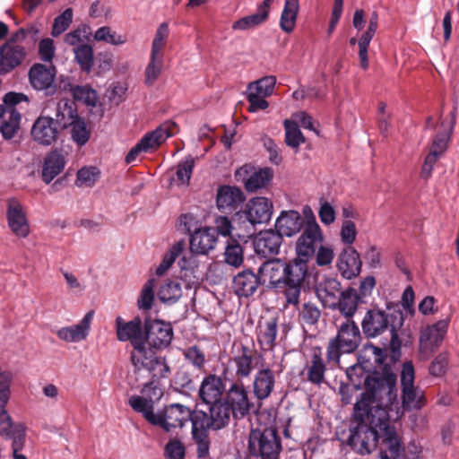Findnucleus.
<instances>
[{
    "instance_id": "f257e3e1",
    "label": "nucleus",
    "mask_w": 459,
    "mask_h": 459,
    "mask_svg": "<svg viewBox=\"0 0 459 459\" xmlns=\"http://www.w3.org/2000/svg\"><path fill=\"white\" fill-rule=\"evenodd\" d=\"M396 377L377 371L368 373L364 392L356 400L346 444L359 455L377 447L383 459H397L402 451L400 438L390 425L388 406L396 400Z\"/></svg>"
},
{
    "instance_id": "f03ea898",
    "label": "nucleus",
    "mask_w": 459,
    "mask_h": 459,
    "mask_svg": "<svg viewBox=\"0 0 459 459\" xmlns=\"http://www.w3.org/2000/svg\"><path fill=\"white\" fill-rule=\"evenodd\" d=\"M209 413L195 411L192 436L197 446V455L204 457L209 454L210 440L208 430H219L225 428L232 415L231 409L223 401L209 403Z\"/></svg>"
},
{
    "instance_id": "7ed1b4c3",
    "label": "nucleus",
    "mask_w": 459,
    "mask_h": 459,
    "mask_svg": "<svg viewBox=\"0 0 459 459\" xmlns=\"http://www.w3.org/2000/svg\"><path fill=\"white\" fill-rule=\"evenodd\" d=\"M12 374L0 369V436L13 439L12 449L13 459H27L19 451L25 441V427L22 423H13L6 409L11 397Z\"/></svg>"
},
{
    "instance_id": "20e7f679",
    "label": "nucleus",
    "mask_w": 459,
    "mask_h": 459,
    "mask_svg": "<svg viewBox=\"0 0 459 459\" xmlns=\"http://www.w3.org/2000/svg\"><path fill=\"white\" fill-rule=\"evenodd\" d=\"M273 202L263 196L249 199L243 210L237 212L232 217L233 223L239 226L242 232L235 235L238 238H247L254 234L255 226L268 222L273 215Z\"/></svg>"
},
{
    "instance_id": "39448f33",
    "label": "nucleus",
    "mask_w": 459,
    "mask_h": 459,
    "mask_svg": "<svg viewBox=\"0 0 459 459\" xmlns=\"http://www.w3.org/2000/svg\"><path fill=\"white\" fill-rule=\"evenodd\" d=\"M362 341L359 326L352 319H346L337 327V334L330 339L326 359L328 363L339 364L342 354L354 352Z\"/></svg>"
},
{
    "instance_id": "423d86ee",
    "label": "nucleus",
    "mask_w": 459,
    "mask_h": 459,
    "mask_svg": "<svg viewBox=\"0 0 459 459\" xmlns=\"http://www.w3.org/2000/svg\"><path fill=\"white\" fill-rule=\"evenodd\" d=\"M309 278L308 262L294 257L284 264V274L281 294L286 304L297 307L299 304L301 290Z\"/></svg>"
},
{
    "instance_id": "0eeeda50",
    "label": "nucleus",
    "mask_w": 459,
    "mask_h": 459,
    "mask_svg": "<svg viewBox=\"0 0 459 459\" xmlns=\"http://www.w3.org/2000/svg\"><path fill=\"white\" fill-rule=\"evenodd\" d=\"M130 359L134 373L147 372L152 378H165L170 371L165 358L156 356L151 348L146 347L145 342L134 348Z\"/></svg>"
},
{
    "instance_id": "6e6552de",
    "label": "nucleus",
    "mask_w": 459,
    "mask_h": 459,
    "mask_svg": "<svg viewBox=\"0 0 459 459\" xmlns=\"http://www.w3.org/2000/svg\"><path fill=\"white\" fill-rule=\"evenodd\" d=\"M249 452L261 459H278L281 440L273 427L253 429L248 439Z\"/></svg>"
},
{
    "instance_id": "1a4fd4ad",
    "label": "nucleus",
    "mask_w": 459,
    "mask_h": 459,
    "mask_svg": "<svg viewBox=\"0 0 459 459\" xmlns=\"http://www.w3.org/2000/svg\"><path fill=\"white\" fill-rule=\"evenodd\" d=\"M23 100H28L26 95L11 91L0 104V133L5 140L12 139L20 129L22 116L16 105Z\"/></svg>"
},
{
    "instance_id": "9d476101",
    "label": "nucleus",
    "mask_w": 459,
    "mask_h": 459,
    "mask_svg": "<svg viewBox=\"0 0 459 459\" xmlns=\"http://www.w3.org/2000/svg\"><path fill=\"white\" fill-rule=\"evenodd\" d=\"M193 419L194 411L179 403L166 406L158 413H152L150 411L145 415V420L150 424L159 426L166 432H169L172 429L182 428L189 420L193 423Z\"/></svg>"
},
{
    "instance_id": "9b49d317",
    "label": "nucleus",
    "mask_w": 459,
    "mask_h": 459,
    "mask_svg": "<svg viewBox=\"0 0 459 459\" xmlns=\"http://www.w3.org/2000/svg\"><path fill=\"white\" fill-rule=\"evenodd\" d=\"M414 368L411 362H405L401 371L402 405L406 411L420 410L425 405L423 392L414 385Z\"/></svg>"
},
{
    "instance_id": "f8f14e48",
    "label": "nucleus",
    "mask_w": 459,
    "mask_h": 459,
    "mask_svg": "<svg viewBox=\"0 0 459 459\" xmlns=\"http://www.w3.org/2000/svg\"><path fill=\"white\" fill-rule=\"evenodd\" d=\"M323 240V232L318 223L306 224L295 244L296 257L308 262Z\"/></svg>"
},
{
    "instance_id": "ddd939ff",
    "label": "nucleus",
    "mask_w": 459,
    "mask_h": 459,
    "mask_svg": "<svg viewBox=\"0 0 459 459\" xmlns=\"http://www.w3.org/2000/svg\"><path fill=\"white\" fill-rule=\"evenodd\" d=\"M224 402L232 411L235 419H242L249 414L253 403L249 392L241 380L233 382L226 392Z\"/></svg>"
},
{
    "instance_id": "4468645a",
    "label": "nucleus",
    "mask_w": 459,
    "mask_h": 459,
    "mask_svg": "<svg viewBox=\"0 0 459 459\" xmlns=\"http://www.w3.org/2000/svg\"><path fill=\"white\" fill-rule=\"evenodd\" d=\"M160 379L152 378L146 383L142 389V396L132 395L128 400L131 408L141 413L145 419V415L151 411L154 412V403L158 402L163 396V387L160 385Z\"/></svg>"
},
{
    "instance_id": "2eb2a0df",
    "label": "nucleus",
    "mask_w": 459,
    "mask_h": 459,
    "mask_svg": "<svg viewBox=\"0 0 459 459\" xmlns=\"http://www.w3.org/2000/svg\"><path fill=\"white\" fill-rule=\"evenodd\" d=\"M173 338V328L161 320H146L144 323V342L157 350L167 348Z\"/></svg>"
},
{
    "instance_id": "dca6fc26",
    "label": "nucleus",
    "mask_w": 459,
    "mask_h": 459,
    "mask_svg": "<svg viewBox=\"0 0 459 459\" xmlns=\"http://www.w3.org/2000/svg\"><path fill=\"white\" fill-rule=\"evenodd\" d=\"M6 221L11 232L19 238L30 235V224L22 204L16 198L6 201Z\"/></svg>"
},
{
    "instance_id": "f3484780",
    "label": "nucleus",
    "mask_w": 459,
    "mask_h": 459,
    "mask_svg": "<svg viewBox=\"0 0 459 459\" xmlns=\"http://www.w3.org/2000/svg\"><path fill=\"white\" fill-rule=\"evenodd\" d=\"M56 75L55 66H46L39 63L34 64L28 74L31 86L37 91H44L46 96H52L56 92Z\"/></svg>"
},
{
    "instance_id": "a211bd4d",
    "label": "nucleus",
    "mask_w": 459,
    "mask_h": 459,
    "mask_svg": "<svg viewBox=\"0 0 459 459\" xmlns=\"http://www.w3.org/2000/svg\"><path fill=\"white\" fill-rule=\"evenodd\" d=\"M245 201L246 195L238 186L222 185L217 188L216 207L221 213H236Z\"/></svg>"
},
{
    "instance_id": "6ab92c4d",
    "label": "nucleus",
    "mask_w": 459,
    "mask_h": 459,
    "mask_svg": "<svg viewBox=\"0 0 459 459\" xmlns=\"http://www.w3.org/2000/svg\"><path fill=\"white\" fill-rule=\"evenodd\" d=\"M250 169V167L243 166L235 174L237 180L242 182L249 193L266 187L273 178V171L270 168L259 169L249 175Z\"/></svg>"
},
{
    "instance_id": "aec40b11",
    "label": "nucleus",
    "mask_w": 459,
    "mask_h": 459,
    "mask_svg": "<svg viewBox=\"0 0 459 459\" xmlns=\"http://www.w3.org/2000/svg\"><path fill=\"white\" fill-rule=\"evenodd\" d=\"M232 357L230 363L235 370L237 380L248 377L253 372L255 366V351L249 346L239 343L234 344L232 348Z\"/></svg>"
},
{
    "instance_id": "412c9836",
    "label": "nucleus",
    "mask_w": 459,
    "mask_h": 459,
    "mask_svg": "<svg viewBox=\"0 0 459 459\" xmlns=\"http://www.w3.org/2000/svg\"><path fill=\"white\" fill-rule=\"evenodd\" d=\"M59 129L53 117L40 116L35 120L30 134L36 143L49 146L57 141Z\"/></svg>"
},
{
    "instance_id": "4be33fe9",
    "label": "nucleus",
    "mask_w": 459,
    "mask_h": 459,
    "mask_svg": "<svg viewBox=\"0 0 459 459\" xmlns=\"http://www.w3.org/2000/svg\"><path fill=\"white\" fill-rule=\"evenodd\" d=\"M116 333L120 342H130L134 348L144 342V333L140 317L125 322L122 317L116 318Z\"/></svg>"
},
{
    "instance_id": "5701e85b",
    "label": "nucleus",
    "mask_w": 459,
    "mask_h": 459,
    "mask_svg": "<svg viewBox=\"0 0 459 459\" xmlns=\"http://www.w3.org/2000/svg\"><path fill=\"white\" fill-rule=\"evenodd\" d=\"M26 56L23 46L5 42L0 47V75H5L22 65Z\"/></svg>"
},
{
    "instance_id": "b1692460",
    "label": "nucleus",
    "mask_w": 459,
    "mask_h": 459,
    "mask_svg": "<svg viewBox=\"0 0 459 459\" xmlns=\"http://www.w3.org/2000/svg\"><path fill=\"white\" fill-rule=\"evenodd\" d=\"M285 261L274 258L262 264L258 269L259 279L262 284L269 286L282 292L283 274Z\"/></svg>"
},
{
    "instance_id": "393cba45",
    "label": "nucleus",
    "mask_w": 459,
    "mask_h": 459,
    "mask_svg": "<svg viewBox=\"0 0 459 459\" xmlns=\"http://www.w3.org/2000/svg\"><path fill=\"white\" fill-rule=\"evenodd\" d=\"M94 316V311H88L82 319L75 325L61 327L56 332V336L66 342H80L88 337Z\"/></svg>"
},
{
    "instance_id": "a878e982",
    "label": "nucleus",
    "mask_w": 459,
    "mask_h": 459,
    "mask_svg": "<svg viewBox=\"0 0 459 459\" xmlns=\"http://www.w3.org/2000/svg\"><path fill=\"white\" fill-rule=\"evenodd\" d=\"M388 315L380 309L368 310L361 321L362 332L368 339L381 335L388 329Z\"/></svg>"
},
{
    "instance_id": "bb28decb",
    "label": "nucleus",
    "mask_w": 459,
    "mask_h": 459,
    "mask_svg": "<svg viewBox=\"0 0 459 459\" xmlns=\"http://www.w3.org/2000/svg\"><path fill=\"white\" fill-rule=\"evenodd\" d=\"M305 220L295 210L281 211L275 221V230L281 237H293L305 228Z\"/></svg>"
},
{
    "instance_id": "cd10ccee",
    "label": "nucleus",
    "mask_w": 459,
    "mask_h": 459,
    "mask_svg": "<svg viewBox=\"0 0 459 459\" xmlns=\"http://www.w3.org/2000/svg\"><path fill=\"white\" fill-rule=\"evenodd\" d=\"M447 325L444 322H438L433 325L426 327L420 334V351L428 357L442 342Z\"/></svg>"
},
{
    "instance_id": "c85d7f7f",
    "label": "nucleus",
    "mask_w": 459,
    "mask_h": 459,
    "mask_svg": "<svg viewBox=\"0 0 459 459\" xmlns=\"http://www.w3.org/2000/svg\"><path fill=\"white\" fill-rule=\"evenodd\" d=\"M361 260L359 252L352 247H345L339 255L337 267L343 278L351 280L360 273Z\"/></svg>"
},
{
    "instance_id": "c756f323",
    "label": "nucleus",
    "mask_w": 459,
    "mask_h": 459,
    "mask_svg": "<svg viewBox=\"0 0 459 459\" xmlns=\"http://www.w3.org/2000/svg\"><path fill=\"white\" fill-rule=\"evenodd\" d=\"M178 132V126L175 122L166 121L154 131L147 133L140 141L144 152L157 149L169 137Z\"/></svg>"
},
{
    "instance_id": "7c9ffc66",
    "label": "nucleus",
    "mask_w": 459,
    "mask_h": 459,
    "mask_svg": "<svg viewBox=\"0 0 459 459\" xmlns=\"http://www.w3.org/2000/svg\"><path fill=\"white\" fill-rule=\"evenodd\" d=\"M282 237L275 230L260 232L254 241V248L257 255L267 257L279 253Z\"/></svg>"
},
{
    "instance_id": "2f4dec72",
    "label": "nucleus",
    "mask_w": 459,
    "mask_h": 459,
    "mask_svg": "<svg viewBox=\"0 0 459 459\" xmlns=\"http://www.w3.org/2000/svg\"><path fill=\"white\" fill-rule=\"evenodd\" d=\"M216 240L213 228L195 229L190 237V249L193 253L206 255L214 248Z\"/></svg>"
},
{
    "instance_id": "473e14b6",
    "label": "nucleus",
    "mask_w": 459,
    "mask_h": 459,
    "mask_svg": "<svg viewBox=\"0 0 459 459\" xmlns=\"http://www.w3.org/2000/svg\"><path fill=\"white\" fill-rule=\"evenodd\" d=\"M325 370L326 366L322 357L321 348H312L310 359L307 362L303 369L307 380L314 385H321L325 380Z\"/></svg>"
},
{
    "instance_id": "72a5a7b5",
    "label": "nucleus",
    "mask_w": 459,
    "mask_h": 459,
    "mask_svg": "<svg viewBox=\"0 0 459 459\" xmlns=\"http://www.w3.org/2000/svg\"><path fill=\"white\" fill-rule=\"evenodd\" d=\"M65 157L59 150L49 152L43 162L41 178L46 184H49L56 176H58L65 166Z\"/></svg>"
},
{
    "instance_id": "f704fd0d",
    "label": "nucleus",
    "mask_w": 459,
    "mask_h": 459,
    "mask_svg": "<svg viewBox=\"0 0 459 459\" xmlns=\"http://www.w3.org/2000/svg\"><path fill=\"white\" fill-rule=\"evenodd\" d=\"M262 284L259 274H255L251 270H244L238 273L233 279V289L239 297H250Z\"/></svg>"
},
{
    "instance_id": "c9c22d12",
    "label": "nucleus",
    "mask_w": 459,
    "mask_h": 459,
    "mask_svg": "<svg viewBox=\"0 0 459 459\" xmlns=\"http://www.w3.org/2000/svg\"><path fill=\"white\" fill-rule=\"evenodd\" d=\"M273 0H264L257 7L256 13L245 16L232 24L234 30H247L264 23L269 15Z\"/></svg>"
},
{
    "instance_id": "e433bc0d",
    "label": "nucleus",
    "mask_w": 459,
    "mask_h": 459,
    "mask_svg": "<svg viewBox=\"0 0 459 459\" xmlns=\"http://www.w3.org/2000/svg\"><path fill=\"white\" fill-rule=\"evenodd\" d=\"M224 385L220 377L210 374L204 378L199 388L200 398L207 404L221 401Z\"/></svg>"
},
{
    "instance_id": "4c0bfd02",
    "label": "nucleus",
    "mask_w": 459,
    "mask_h": 459,
    "mask_svg": "<svg viewBox=\"0 0 459 459\" xmlns=\"http://www.w3.org/2000/svg\"><path fill=\"white\" fill-rule=\"evenodd\" d=\"M316 291L323 305L331 309H334V304L342 292L340 281L334 278H326L321 281Z\"/></svg>"
},
{
    "instance_id": "58836bf2",
    "label": "nucleus",
    "mask_w": 459,
    "mask_h": 459,
    "mask_svg": "<svg viewBox=\"0 0 459 459\" xmlns=\"http://www.w3.org/2000/svg\"><path fill=\"white\" fill-rule=\"evenodd\" d=\"M359 300L360 296L358 294L357 290L353 288H348L342 290L337 299V302L334 304V309H338L346 319H351L358 309Z\"/></svg>"
},
{
    "instance_id": "ea45409f",
    "label": "nucleus",
    "mask_w": 459,
    "mask_h": 459,
    "mask_svg": "<svg viewBox=\"0 0 459 459\" xmlns=\"http://www.w3.org/2000/svg\"><path fill=\"white\" fill-rule=\"evenodd\" d=\"M274 384V374L271 369L264 368L258 370L253 383L255 397L259 400L266 399L273 392Z\"/></svg>"
},
{
    "instance_id": "a19ab883",
    "label": "nucleus",
    "mask_w": 459,
    "mask_h": 459,
    "mask_svg": "<svg viewBox=\"0 0 459 459\" xmlns=\"http://www.w3.org/2000/svg\"><path fill=\"white\" fill-rule=\"evenodd\" d=\"M78 117L76 106L73 100L63 99L57 102L54 121L59 128L69 127Z\"/></svg>"
},
{
    "instance_id": "79ce46f5",
    "label": "nucleus",
    "mask_w": 459,
    "mask_h": 459,
    "mask_svg": "<svg viewBox=\"0 0 459 459\" xmlns=\"http://www.w3.org/2000/svg\"><path fill=\"white\" fill-rule=\"evenodd\" d=\"M277 329L276 318L259 322L257 325V342L264 351H270L274 347Z\"/></svg>"
},
{
    "instance_id": "37998d69",
    "label": "nucleus",
    "mask_w": 459,
    "mask_h": 459,
    "mask_svg": "<svg viewBox=\"0 0 459 459\" xmlns=\"http://www.w3.org/2000/svg\"><path fill=\"white\" fill-rule=\"evenodd\" d=\"M299 10V0H285L280 19V27L284 32L290 33L294 30Z\"/></svg>"
},
{
    "instance_id": "c03bdc74",
    "label": "nucleus",
    "mask_w": 459,
    "mask_h": 459,
    "mask_svg": "<svg viewBox=\"0 0 459 459\" xmlns=\"http://www.w3.org/2000/svg\"><path fill=\"white\" fill-rule=\"evenodd\" d=\"M181 296V285L176 280H167L158 290V297L163 303H175Z\"/></svg>"
},
{
    "instance_id": "a18cd8bd",
    "label": "nucleus",
    "mask_w": 459,
    "mask_h": 459,
    "mask_svg": "<svg viewBox=\"0 0 459 459\" xmlns=\"http://www.w3.org/2000/svg\"><path fill=\"white\" fill-rule=\"evenodd\" d=\"M185 245L184 240L178 241L165 253L160 264L156 268L158 276H162L171 267L176 258L183 252Z\"/></svg>"
},
{
    "instance_id": "49530a36",
    "label": "nucleus",
    "mask_w": 459,
    "mask_h": 459,
    "mask_svg": "<svg viewBox=\"0 0 459 459\" xmlns=\"http://www.w3.org/2000/svg\"><path fill=\"white\" fill-rule=\"evenodd\" d=\"M275 84V76H264L259 80L250 82L247 85V91L261 95L262 97H269L273 93Z\"/></svg>"
},
{
    "instance_id": "de8ad7c7",
    "label": "nucleus",
    "mask_w": 459,
    "mask_h": 459,
    "mask_svg": "<svg viewBox=\"0 0 459 459\" xmlns=\"http://www.w3.org/2000/svg\"><path fill=\"white\" fill-rule=\"evenodd\" d=\"M163 56L151 54L150 61L144 71V82L148 86L155 83L161 74Z\"/></svg>"
},
{
    "instance_id": "09e8293b",
    "label": "nucleus",
    "mask_w": 459,
    "mask_h": 459,
    "mask_svg": "<svg viewBox=\"0 0 459 459\" xmlns=\"http://www.w3.org/2000/svg\"><path fill=\"white\" fill-rule=\"evenodd\" d=\"M285 128V143L288 146L298 149L302 143H305V137L301 133L299 125L289 119L284 120Z\"/></svg>"
},
{
    "instance_id": "8fccbe9b",
    "label": "nucleus",
    "mask_w": 459,
    "mask_h": 459,
    "mask_svg": "<svg viewBox=\"0 0 459 459\" xmlns=\"http://www.w3.org/2000/svg\"><path fill=\"white\" fill-rule=\"evenodd\" d=\"M75 59L82 70L90 73L93 65L94 55L92 48L88 44L78 45L74 49Z\"/></svg>"
},
{
    "instance_id": "3c124183",
    "label": "nucleus",
    "mask_w": 459,
    "mask_h": 459,
    "mask_svg": "<svg viewBox=\"0 0 459 459\" xmlns=\"http://www.w3.org/2000/svg\"><path fill=\"white\" fill-rule=\"evenodd\" d=\"M100 177V170L94 166H85L77 172L75 185L77 186L91 187Z\"/></svg>"
},
{
    "instance_id": "603ef678",
    "label": "nucleus",
    "mask_w": 459,
    "mask_h": 459,
    "mask_svg": "<svg viewBox=\"0 0 459 459\" xmlns=\"http://www.w3.org/2000/svg\"><path fill=\"white\" fill-rule=\"evenodd\" d=\"M224 255L225 262L235 267L241 265L244 260L242 247L233 238L228 240Z\"/></svg>"
},
{
    "instance_id": "864d4df0",
    "label": "nucleus",
    "mask_w": 459,
    "mask_h": 459,
    "mask_svg": "<svg viewBox=\"0 0 459 459\" xmlns=\"http://www.w3.org/2000/svg\"><path fill=\"white\" fill-rule=\"evenodd\" d=\"M194 167L195 160L192 157H187L178 163L176 170V177L178 186H186L189 185Z\"/></svg>"
},
{
    "instance_id": "5fc2aeb1",
    "label": "nucleus",
    "mask_w": 459,
    "mask_h": 459,
    "mask_svg": "<svg viewBox=\"0 0 459 459\" xmlns=\"http://www.w3.org/2000/svg\"><path fill=\"white\" fill-rule=\"evenodd\" d=\"M71 127V136L72 139L79 145H84L90 139L91 132L87 128V126L84 120L81 117H78L73 125H70Z\"/></svg>"
},
{
    "instance_id": "6e6d98bb",
    "label": "nucleus",
    "mask_w": 459,
    "mask_h": 459,
    "mask_svg": "<svg viewBox=\"0 0 459 459\" xmlns=\"http://www.w3.org/2000/svg\"><path fill=\"white\" fill-rule=\"evenodd\" d=\"M455 123V112H451V121L447 124L442 122L441 126L444 128V130L443 132L438 133L434 138L432 149H436L441 153L444 152L446 146V143L450 137V134L454 128Z\"/></svg>"
},
{
    "instance_id": "4d7b16f0",
    "label": "nucleus",
    "mask_w": 459,
    "mask_h": 459,
    "mask_svg": "<svg viewBox=\"0 0 459 459\" xmlns=\"http://www.w3.org/2000/svg\"><path fill=\"white\" fill-rule=\"evenodd\" d=\"M169 30L167 22L159 25L152 44L151 54L163 56V48L169 37Z\"/></svg>"
},
{
    "instance_id": "13d9d810",
    "label": "nucleus",
    "mask_w": 459,
    "mask_h": 459,
    "mask_svg": "<svg viewBox=\"0 0 459 459\" xmlns=\"http://www.w3.org/2000/svg\"><path fill=\"white\" fill-rule=\"evenodd\" d=\"M74 13L72 8L65 9L61 14L56 16L52 26L51 35L58 37L65 32L73 22Z\"/></svg>"
},
{
    "instance_id": "bf43d9fd",
    "label": "nucleus",
    "mask_w": 459,
    "mask_h": 459,
    "mask_svg": "<svg viewBox=\"0 0 459 459\" xmlns=\"http://www.w3.org/2000/svg\"><path fill=\"white\" fill-rule=\"evenodd\" d=\"M94 39L97 41H104L115 46L122 45L126 41L125 37L117 35L108 26L99 28L94 33Z\"/></svg>"
},
{
    "instance_id": "052dcab7",
    "label": "nucleus",
    "mask_w": 459,
    "mask_h": 459,
    "mask_svg": "<svg viewBox=\"0 0 459 459\" xmlns=\"http://www.w3.org/2000/svg\"><path fill=\"white\" fill-rule=\"evenodd\" d=\"M154 286L155 281L153 279L148 280L143 285L138 299V307L140 309L149 310L152 308L154 300Z\"/></svg>"
},
{
    "instance_id": "680f3d73",
    "label": "nucleus",
    "mask_w": 459,
    "mask_h": 459,
    "mask_svg": "<svg viewBox=\"0 0 459 459\" xmlns=\"http://www.w3.org/2000/svg\"><path fill=\"white\" fill-rule=\"evenodd\" d=\"M236 226L232 224V221L227 216H219L215 220V235L220 234L223 237H229L231 235L233 230H238V232H242L239 230V226L234 223ZM238 233V231L236 232Z\"/></svg>"
},
{
    "instance_id": "e2e57ef3",
    "label": "nucleus",
    "mask_w": 459,
    "mask_h": 459,
    "mask_svg": "<svg viewBox=\"0 0 459 459\" xmlns=\"http://www.w3.org/2000/svg\"><path fill=\"white\" fill-rule=\"evenodd\" d=\"M358 231L355 223L351 220H345L341 227L340 238L343 244L351 247L356 240Z\"/></svg>"
},
{
    "instance_id": "0e129e2a",
    "label": "nucleus",
    "mask_w": 459,
    "mask_h": 459,
    "mask_svg": "<svg viewBox=\"0 0 459 459\" xmlns=\"http://www.w3.org/2000/svg\"><path fill=\"white\" fill-rule=\"evenodd\" d=\"M75 99L83 100L86 104L94 106L97 101V93L88 86H75L70 88Z\"/></svg>"
},
{
    "instance_id": "69168bd1",
    "label": "nucleus",
    "mask_w": 459,
    "mask_h": 459,
    "mask_svg": "<svg viewBox=\"0 0 459 459\" xmlns=\"http://www.w3.org/2000/svg\"><path fill=\"white\" fill-rule=\"evenodd\" d=\"M184 356L189 363L198 369H202L205 364L204 353L196 345L185 350Z\"/></svg>"
},
{
    "instance_id": "338daca9",
    "label": "nucleus",
    "mask_w": 459,
    "mask_h": 459,
    "mask_svg": "<svg viewBox=\"0 0 459 459\" xmlns=\"http://www.w3.org/2000/svg\"><path fill=\"white\" fill-rule=\"evenodd\" d=\"M164 454L169 459H184L186 448L180 440L173 438L165 446Z\"/></svg>"
},
{
    "instance_id": "774afa93",
    "label": "nucleus",
    "mask_w": 459,
    "mask_h": 459,
    "mask_svg": "<svg viewBox=\"0 0 459 459\" xmlns=\"http://www.w3.org/2000/svg\"><path fill=\"white\" fill-rule=\"evenodd\" d=\"M302 320L307 325H315L317 323L321 316V311L317 306L311 302L303 304L302 310L300 312Z\"/></svg>"
}]
</instances>
